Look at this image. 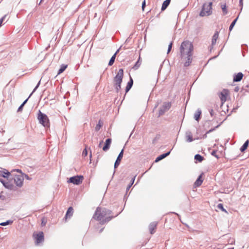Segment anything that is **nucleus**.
I'll return each instance as SVG.
<instances>
[{
    "label": "nucleus",
    "mask_w": 249,
    "mask_h": 249,
    "mask_svg": "<svg viewBox=\"0 0 249 249\" xmlns=\"http://www.w3.org/2000/svg\"><path fill=\"white\" fill-rule=\"evenodd\" d=\"M194 46L189 40L183 41L179 47L180 58L185 67H189L193 61Z\"/></svg>",
    "instance_id": "nucleus-1"
},
{
    "label": "nucleus",
    "mask_w": 249,
    "mask_h": 249,
    "mask_svg": "<svg viewBox=\"0 0 249 249\" xmlns=\"http://www.w3.org/2000/svg\"><path fill=\"white\" fill-rule=\"evenodd\" d=\"M111 213V211L106 208L98 207L93 216V218L100 221L101 224H104L112 219V216H107Z\"/></svg>",
    "instance_id": "nucleus-2"
},
{
    "label": "nucleus",
    "mask_w": 249,
    "mask_h": 249,
    "mask_svg": "<svg viewBox=\"0 0 249 249\" xmlns=\"http://www.w3.org/2000/svg\"><path fill=\"white\" fill-rule=\"evenodd\" d=\"M123 76L124 71L122 69H120L119 70L114 79L115 82L114 86L117 92H119L121 89V83L122 82Z\"/></svg>",
    "instance_id": "nucleus-3"
},
{
    "label": "nucleus",
    "mask_w": 249,
    "mask_h": 249,
    "mask_svg": "<svg viewBox=\"0 0 249 249\" xmlns=\"http://www.w3.org/2000/svg\"><path fill=\"white\" fill-rule=\"evenodd\" d=\"M212 2L205 3L203 4L199 15L201 17L208 16L212 13Z\"/></svg>",
    "instance_id": "nucleus-4"
},
{
    "label": "nucleus",
    "mask_w": 249,
    "mask_h": 249,
    "mask_svg": "<svg viewBox=\"0 0 249 249\" xmlns=\"http://www.w3.org/2000/svg\"><path fill=\"white\" fill-rule=\"evenodd\" d=\"M37 118L39 123L44 127H50L49 120L48 116L45 114L41 112L40 110L38 111Z\"/></svg>",
    "instance_id": "nucleus-5"
},
{
    "label": "nucleus",
    "mask_w": 249,
    "mask_h": 249,
    "mask_svg": "<svg viewBox=\"0 0 249 249\" xmlns=\"http://www.w3.org/2000/svg\"><path fill=\"white\" fill-rule=\"evenodd\" d=\"M13 179L16 186L18 187H21L23 186L24 181V175H15L13 178Z\"/></svg>",
    "instance_id": "nucleus-6"
},
{
    "label": "nucleus",
    "mask_w": 249,
    "mask_h": 249,
    "mask_svg": "<svg viewBox=\"0 0 249 249\" xmlns=\"http://www.w3.org/2000/svg\"><path fill=\"white\" fill-rule=\"evenodd\" d=\"M83 178V176L81 175L73 176L70 178L68 182L73 184L79 185L82 182Z\"/></svg>",
    "instance_id": "nucleus-7"
},
{
    "label": "nucleus",
    "mask_w": 249,
    "mask_h": 249,
    "mask_svg": "<svg viewBox=\"0 0 249 249\" xmlns=\"http://www.w3.org/2000/svg\"><path fill=\"white\" fill-rule=\"evenodd\" d=\"M171 104L170 102L164 103L163 105L160 108L159 112V116L163 115L165 112L168 111L171 107Z\"/></svg>",
    "instance_id": "nucleus-8"
},
{
    "label": "nucleus",
    "mask_w": 249,
    "mask_h": 249,
    "mask_svg": "<svg viewBox=\"0 0 249 249\" xmlns=\"http://www.w3.org/2000/svg\"><path fill=\"white\" fill-rule=\"evenodd\" d=\"M33 236L36 240V245H38L44 241V234L42 231H40L36 234H34Z\"/></svg>",
    "instance_id": "nucleus-9"
},
{
    "label": "nucleus",
    "mask_w": 249,
    "mask_h": 249,
    "mask_svg": "<svg viewBox=\"0 0 249 249\" xmlns=\"http://www.w3.org/2000/svg\"><path fill=\"white\" fill-rule=\"evenodd\" d=\"M0 182L3 184V185L7 189L15 190L16 187L14 186L13 183L11 181H5L3 179L0 178Z\"/></svg>",
    "instance_id": "nucleus-10"
},
{
    "label": "nucleus",
    "mask_w": 249,
    "mask_h": 249,
    "mask_svg": "<svg viewBox=\"0 0 249 249\" xmlns=\"http://www.w3.org/2000/svg\"><path fill=\"white\" fill-rule=\"evenodd\" d=\"M124 149H122L121 151L120 152L119 155L118 156L117 159L114 163V168L117 167L120 164V161L121 160L123 156Z\"/></svg>",
    "instance_id": "nucleus-11"
},
{
    "label": "nucleus",
    "mask_w": 249,
    "mask_h": 249,
    "mask_svg": "<svg viewBox=\"0 0 249 249\" xmlns=\"http://www.w3.org/2000/svg\"><path fill=\"white\" fill-rule=\"evenodd\" d=\"M111 142V139L108 138L106 140L105 143V145L103 147V150L104 151H106L109 149L110 146Z\"/></svg>",
    "instance_id": "nucleus-12"
},
{
    "label": "nucleus",
    "mask_w": 249,
    "mask_h": 249,
    "mask_svg": "<svg viewBox=\"0 0 249 249\" xmlns=\"http://www.w3.org/2000/svg\"><path fill=\"white\" fill-rule=\"evenodd\" d=\"M157 223L156 222H152L149 225V230L151 234L154 233V230L156 229Z\"/></svg>",
    "instance_id": "nucleus-13"
},
{
    "label": "nucleus",
    "mask_w": 249,
    "mask_h": 249,
    "mask_svg": "<svg viewBox=\"0 0 249 249\" xmlns=\"http://www.w3.org/2000/svg\"><path fill=\"white\" fill-rule=\"evenodd\" d=\"M185 137L186 138V142H190L194 141L192 134L190 131H187L186 132Z\"/></svg>",
    "instance_id": "nucleus-14"
},
{
    "label": "nucleus",
    "mask_w": 249,
    "mask_h": 249,
    "mask_svg": "<svg viewBox=\"0 0 249 249\" xmlns=\"http://www.w3.org/2000/svg\"><path fill=\"white\" fill-rule=\"evenodd\" d=\"M243 76V74L242 72H238L237 74H235L233 77V81L235 82H239L240 81Z\"/></svg>",
    "instance_id": "nucleus-15"
},
{
    "label": "nucleus",
    "mask_w": 249,
    "mask_h": 249,
    "mask_svg": "<svg viewBox=\"0 0 249 249\" xmlns=\"http://www.w3.org/2000/svg\"><path fill=\"white\" fill-rule=\"evenodd\" d=\"M171 151H168V152L166 153H164V154H161L159 156H158L155 160V162H158L159 161L162 160L163 159L165 158V157H166L167 156H168L170 153Z\"/></svg>",
    "instance_id": "nucleus-16"
},
{
    "label": "nucleus",
    "mask_w": 249,
    "mask_h": 249,
    "mask_svg": "<svg viewBox=\"0 0 249 249\" xmlns=\"http://www.w3.org/2000/svg\"><path fill=\"white\" fill-rule=\"evenodd\" d=\"M10 175V173L7 171L6 169L0 171V176H1L4 178H7Z\"/></svg>",
    "instance_id": "nucleus-17"
},
{
    "label": "nucleus",
    "mask_w": 249,
    "mask_h": 249,
    "mask_svg": "<svg viewBox=\"0 0 249 249\" xmlns=\"http://www.w3.org/2000/svg\"><path fill=\"white\" fill-rule=\"evenodd\" d=\"M203 182V180L202 179V176L200 175L196 181L194 183V186L195 187H198L200 186Z\"/></svg>",
    "instance_id": "nucleus-18"
},
{
    "label": "nucleus",
    "mask_w": 249,
    "mask_h": 249,
    "mask_svg": "<svg viewBox=\"0 0 249 249\" xmlns=\"http://www.w3.org/2000/svg\"><path fill=\"white\" fill-rule=\"evenodd\" d=\"M201 114V109L200 108L197 109L194 114V118L195 119V120L196 121H198L199 120Z\"/></svg>",
    "instance_id": "nucleus-19"
},
{
    "label": "nucleus",
    "mask_w": 249,
    "mask_h": 249,
    "mask_svg": "<svg viewBox=\"0 0 249 249\" xmlns=\"http://www.w3.org/2000/svg\"><path fill=\"white\" fill-rule=\"evenodd\" d=\"M133 85V80L131 77H130V81L127 83L126 87L125 88V92H127L131 88Z\"/></svg>",
    "instance_id": "nucleus-20"
},
{
    "label": "nucleus",
    "mask_w": 249,
    "mask_h": 249,
    "mask_svg": "<svg viewBox=\"0 0 249 249\" xmlns=\"http://www.w3.org/2000/svg\"><path fill=\"white\" fill-rule=\"evenodd\" d=\"M170 1L171 0H165L163 1L161 8L162 11H164L165 9H166V8L170 4Z\"/></svg>",
    "instance_id": "nucleus-21"
},
{
    "label": "nucleus",
    "mask_w": 249,
    "mask_h": 249,
    "mask_svg": "<svg viewBox=\"0 0 249 249\" xmlns=\"http://www.w3.org/2000/svg\"><path fill=\"white\" fill-rule=\"evenodd\" d=\"M218 37V32H216L213 35L212 40V45L213 46L215 44Z\"/></svg>",
    "instance_id": "nucleus-22"
},
{
    "label": "nucleus",
    "mask_w": 249,
    "mask_h": 249,
    "mask_svg": "<svg viewBox=\"0 0 249 249\" xmlns=\"http://www.w3.org/2000/svg\"><path fill=\"white\" fill-rule=\"evenodd\" d=\"M73 213V209L71 207H70L68 208L67 212L66 213L65 215V219H66L68 217H71Z\"/></svg>",
    "instance_id": "nucleus-23"
},
{
    "label": "nucleus",
    "mask_w": 249,
    "mask_h": 249,
    "mask_svg": "<svg viewBox=\"0 0 249 249\" xmlns=\"http://www.w3.org/2000/svg\"><path fill=\"white\" fill-rule=\"evenodd\" d=\"M119 52V50H118L112 56V57H111L109 61V63H108V65L109 66H111L113 65V64L114 63V61H115V57H116V55L117 54V53Z\"/></svg>",
    "instance_id": "nucleus-24"
},
{
    "label": "nucleus",
    "mask_w": 249,
    "mask_h": 249,
    "mask_svg": "<svg viewBox=\"0 0 249 249\" xmlns=\"http://www.w3.org/2000/svg\"><path fill=\"white\" fill-rule=\"evenodd\" d=\"M249 143V141L247 140L243 144V145L241 147L240 150L241 152L244 151L248 147Z\"/></svg>",
    "instance_id": "nucleus-25"
},
{
    "label": "nucleus",
    "mask_w": 249,
    "mask_h": 249,
    "mask_svg": "<svg viewBox=\"0 0 249 249\" xmlns=\"http://www.w3.org/2000/svg\"><path fill=\"white\" fill-rule=\"evenodd\" d=\"M67 66H68L67 65H65V64L61 65L60 68L58 70L57 74H60V73L63 72L66 70V69L67 68Z\"/></svg>",
    "instance_id": "nucleus-26"
},
{
    "label": "nucleus",
    "mask_w": 249,
    "mask_h": 249,
    "mask_svg": "<svg viewBox=\"0 0 249 249\" xmlns=\"http://www.w3.org/2000/svg\"><path fill=\"white\" fill-rule=\"evenodd\" d=\"M195 159L199 162H201L203 160L204 158L199 154H196L195 156Z\"/></svg>",
    "instance_id": "nucleus-27"
},
{
    "label": "nucleus",
    "mask_w": 249,
    "mask_h": 249,
    "mask_svg": "<svg viewBox=\"0 0 249 249\" xmlns=\"http://www.w3.org/2000/svg\"><path fill=\"white\" fill-rule=\"evenodd\" d=\"M217 208H218L219 209H220L222 212H225V213H228V212L227 211H226V210L225 209H224V208L223 207V204H221V203H219L217 205Z\"/></svg>",
    "instance_id": "nucleus-28"
},
{
    "label": "nucleus",
    "mask_w": 249,
    "mask_h": 249,
    "mask_svg": "<svg viewBox=\"0 0 249 249\" xmlns=\"http://www.w3.org/2000/svg\"><path fill=\"white\" fill-rule=\"evenodd\" d=\"M238 19V17L236 18L231 24L230 27H229V30L231 31L232 29H233V27L234 26L237 20Z\"/></svg>",
    "instance_id": "nucleus-29"
},
{
    "label": "nucleus",
    "mask_w": 249,
    "mask_h": 249,
    "mask_svg": "<svg viewBox=\"0 0 249 249\" xmlns=\"http://www.w3.org/2000/svg\"><path fill=\"white\" fill-rule=\"evenodd\" d=\"M13 223V221L11 220H7L5 222H2L0 223V226H5L8 224H12Z\"/></svg>",
    "instance_id": "nucleus-30"
},
{
    "label": "nucleus",
    "mask_w": 249,
    "mask_h": 249,
    "mask_svg": "<svg viewBox=\"0 0 249 249\" xmlns=\"http://www.w3.org/2000/svg\"><path fill=\"white\" fill-rule=\"evenodd\" d=\"M220 98L222 102H225L226 100V95L224 94L223 92L220 93Z\"/></svg>",
    "instance_id": "nucleus-31"
},
{
    "label": "nucleus",
    "mask_w": 249,
    "mask_h": 249,
    "mask_svg": "<svg viewBox=\"0 0 249 249\" xmlns=\"http://www.w3.org/2000/svg\"><path fill=\"white\" fill-rule=\"evenodd\" d=\"M28 98L27 99H26L23 102V103L19 107L18 109V111H20L21 110H22V108H23V107L24 106V105L26 103V102H27L28 100Z\"/></svg>",
    "instance_id": "nucleus-32"
},
{
    "label": "nucleus",
    "mask_w": 249,
    "mask_h": 249,
    "mask_svg": "<svg viewBox=\"0 0 249 249\" xmlns=\"http://www.w3.org/2000/svg\"><path fill=\"white\" fill-rule=\"evenodd\" d=\"M136 176H135L132 179H131V182L129 184V185L127 186L126 188V190L128 191L129 190L132 184L134 183V182L135 181Z\"/></svg>",
    "instance_id": "nucleus-33"
},
{
    "label": "nucleus",
    "mask_w": 249,
    "mask_h": 249,
    "mask_svg": "<svg viewBox=\"0 0 249 249\" xmlns=\"http://www.w3.org/2000/svg\"><path fill=\"white\" fill-rule=\"evenodd\" d=\"M221 8L222 9V11H223V12L224 13V15H226L228 13V11L227 10V9H226V4H223L221 5Z\"/></svg>",
    "instance_id": "nucleus-34"
},
{
    "label": "nucleus",
    "mask_w": 249,
    "mask_h": 249,
    "mask_svg": "<svg viewBox=\"0 0 249 249\" xmlns=\"http://www.w3.org/2000/svg\"><path fill=\"white\" fill-rule=\"evenodd\" d=\"M40 80L38 82L37 84L36 85V86L35 87V88H34V89H33L32 92L30 94V95H29V96L28 97V98H29L31 95H32V94L35 92V91L38 88V87L40 85Z\"/></svg>",
    "instance_id": "nucleus-35"
},
{
    "label": "nucleus",
    "mask_w": 249,
    "mask_h": 249,
    "mask_svg": "<svg viewBox=\"0 0 249 249\" xmlns=\"http://www.w3.org/2000/svg\"><path fill=\"white\" fill-rule=\"evenodd\" d=\"M40 80L38 82L37 84L36 85V86L35 87V88H34V89H33L32 92L30 94V95H29V96L28 97V98H29L31 95H32V94L35 92V91L38 88V87L40 85Z\"/></svg>",
    "instance_id": "nucleus-36"
},
{
    "label": "nucleus",
    "mask_w": 249,
    "mask_h": 249,
    "mask_svg": "<svg viewBox=\"0 0 249 249\" xmlns=\"http://www.w3.org/2000/svg\"><path fill=\"white\" fill-rule=\"evenodd\" d=\"M141 65V63L139 62V60H138L135 63V65L133 67V68L135 70L138 69V68L140 67Z\"/></svg>",
    "instance_id": "nucleus-37"
},
{
    "label": "nucleus",
    "mask_w": 249,
    "mask_h": 249,
    "mask_svg": "<svg viewBox=\"0 0 249 249\" xmlns=\"http://www.w3.org/2000/svg\"><path fill=\"white\" fill-rule=\"evenodd\" d=\"M101 126L102 124H101L100 121H99L98 124L96 125L95 127V130L96 131H98L100 129Z\"/></svg>",
    "instance_id": "nucleus-38"
},
{
    "label": "nucleus",
    "mask_w": 249,
    "mask_h": 249,
    "mask_svg": "<svg viewBox=\"0 0 249 249\" xmlns=\"http://www.w3.org/2000/svg\"><path fill=\"white\" fill-rule=\"evenodd\" d=\"M6 17V15H4L0 19V27H1L2 23L4 20L5 19V18Z\"/></svg>",
    "instance_id": "nucleus-39"
},
{
    "label": "nucleus",
    "mask_w": 249,
    "mask_h": 249,
    "mask_svg": "<svg viewBox=\"0 0 249 249\" xmlns=\"http://www.w3.org/2000/svg\"><path fill=\"white\" fill-rule=\"evenodd\" d=\"M87 155H88V151H87L86 148H85L82 152V155L84 157H86L87 156Z\"/></svg>",
    "instance_id": "nucleus-40"
},
{
    "label": "nucleus",
    "mask_w": 249,
    "mask_h": 249,
    "mask_svg": "<svg viewBox=\"0 0 249 249\" xmlns=\"http://www.w3.org/2000/svg\"><path fill=\"white\" fill-rule=\"evenodd\" d=\"M172 43L171 42L169 44V45H168V50H167V53H168L171 51V48H172Z\"/></svg>",
    "instance_id": "nucleus-41"
},
{
    "label": "nucleus",
    "mask_w": 249,
    "mask_h": 249,
    "mask_svg": "<svg viewBox=\"0 0 249 249\" xmlns=\"http://www.w3.org/2000/svg\"><path fill=\"white\" fill-rule=\"evenodd\" d=\"M21 175H24V178H25L27 180H31V178L26 174H22Z\"/></svg>",
    "instance_id": "nucleus-42"
},
{
    "label": "nucleus",
    "mask_w": 249,
    "mask_h": 249,
    "mask_svg": "<svg viewBox=\"0 0 249 249\" xmlns=\"http://www.w3.org/2000/svg\"><path fill=\"white\" fill-rule=\"evenodd\" d=\"M145 6V0H144L142 2V9L143 11L144 10V8Z\"/></svg>",
    "instance_id": "nucleus-43"
},
{
    "label": "nucleus",
    "mask_w": 249,
    "mask_h": 249,
    "mask_svg": "<svg viewBox=\"0 0 249 249\" xmlns=\"http://www.w3.org/2000/svg\"><path fill=\"white\" fill-rule=\"evenodd\" d=\"M243 0H239V5L241 7V9H242L243 5Z\"/></svg>",
    "instance_id": "nucleus-44"
},
{
    "label": "nucleus",
    "mask_w": 249,
    "mask_h": 249,
    "mask_svg": "<svg viewBox=\"0 0 249 249\" xmlns=\"http://www.w3.org/2000/svg\"><path fill=\"white\" fill-rule=\"evenodd\" d=\"M214 129V128L213 129H211L209 130L208 131H207L206 134L205 135V137L206 138L207 137V134L208 133H209L210 132H212Z\"/></svg>",
    "instance_id": "nucleus-45"
},
{
    "label": "nucleus",
    "mask_w": 249,
    "mask_h": 249,
    "mask_svg": "<svg viewBox=\"0 0 249 249\" xmlns=\"http://www.w3.org/2000/svg\"><path fill=\"white\" fill-rule=\"evenodd\" d=\"M209 111H210V114H211V116H213V113H213V110L212 109H211Z\"/></svg>",
    "instance_id": "nucleus-46"
},
{
    "label": "nucleus",
    "mask_w": 249,
    "mask_h": 249,
    "mask_svg": "<svg viewBox=\"0 0 249 249\" xmlns=\"http://www.w3.org/2000/svg\"><path fill=\"white\" fill-rule=\"evenodd\" d=\"M46 222L44 220V219H42L41 224L42 226H44L46 224Z\"/></svg>",
    "instance_id": "nucleus-47"
},
{
    "label": "nucleus",
    "mask_w": 249,
    "mask_h": 249,
    "mask_svg": "<svg viewBox=\"0 0 249 249\" xmlns=\"http://www.w3.org/2000/svg\"><path fill=\"white\" fill-rule=\"evenodd\" d=\"M215 151H213L212 153V155H213V156H215L216 158H218V156L215 155Z\"/></svg>",
    "instance_id": "nucleus-48"
},
{
    "label": "nucleus",
    "mask_w": 249,
    "mask_h": 249,
    "mask_svg": "<svg viewBox=\"0 0 249 249\" xmlns=\"http://www.w3.org/2000/svg\"><path fill=\"white\" fill-rule=\"evenodd\" d=\"M234 243H235V240L234 239H232L230 244L231 245H233V244H234Z\"/></svg>",
    "instance_id": "nucleus-49"
},
{
    "label": "nucleus",
    "mask_w": 249,
    "mask_h": 249,
    "mask_svg": "<svg viewBox=\"0 0 249 249\" xmlns=\"http://www.w3.org/2000/svg\"><path fill=\"white\" fill-rule=\"evenodd\" d=\"M103 141H102L100 142L99 144V147H100L101 146V145L103 143Z\"/></svg>",
    "instance_id": "nucleus-50"
},
{
    "label": "nucleus",
    "mask_w": 249,
    "mask_h": 249,
    "mask_svg": "<svg viewBox=\"0 0 249 249\" xmlns=\"http://www.w3.org/2000/svg\"><path fill=\"white\" fill-rule=\"evenodd\" d=\"M235 90L236 91H238V88H235Z\"/></svg>",
    "instance_id": "nucleus-51"
},
{
    "label": "nucleus",
    "mask_w": 249,
    "mask_h": 249,
    "mask_svg": "<svg viewBox=\"0 0 249 249\" xmlns=\"http://www.w3.org/2000/svg\"><path fill=\"white\" fill-rule=\"evenodd\" d=\"M17 171L18 172H21V170L19 169H17Z\"/></svg>",
    "instance_id": "nucleus-52"
},
{
    "label": "nucleus",
    "mask_w": 249,
    "mask_h": 249,
    "mask_svg": "<svg viewBox=\"0 0 249 249\" xmlns=\"http://www.w3.org/2000/svg\"><path fill=\"white\" fill-rule=\"evenodd\" d=\"M103 231V229H101L100 230V233H101L102 231Z\"/></svg>",
    "instance_id": "nucleus-53"
},
{
    "label": "nucleus",
    "mask_w": 249,
    "mask_h": 249,
    "mask_svg": "<svg viewBox=\"0 0 249 249\" xmlns=\"http://www.w3.org/2000/svg\"><path fill=\"white\" fill-rule=\"evenodd\" d=\"M90 157L91 158V153L90 152Z\"/></svg>",
    "instance_id": "nucleus-54"
},
{
    "label": "nucleus",
    "mask_w": 249,
    "mask_h": 249,
    "mask_svg": "<svg viewBox=\"0 0 249 249\" xmlns=\"http://www.w3.org/2000/svg\"><path fill=\"white\" fill-rule=\"evenodd\" d=\"M175 213V214H176L177 215H178V213Z\"/></svg>",
    "instance_id": "nucleus-55"
},
{
    "label": "nucleus",
    "mask_w": 249,
    "mask_h": 249,
    "mask_svg": "<svg viewBox=\"0 0 249 249\" xmlns=\"http://www.w3.org/2000/svg\"><path fill=\"white\" fill-rule=\"evenodd\" d=\"M1 197V196L0 195V197Z\"/></svg>",
    "instance_id": "nucleus-56"
}]
</instances>
